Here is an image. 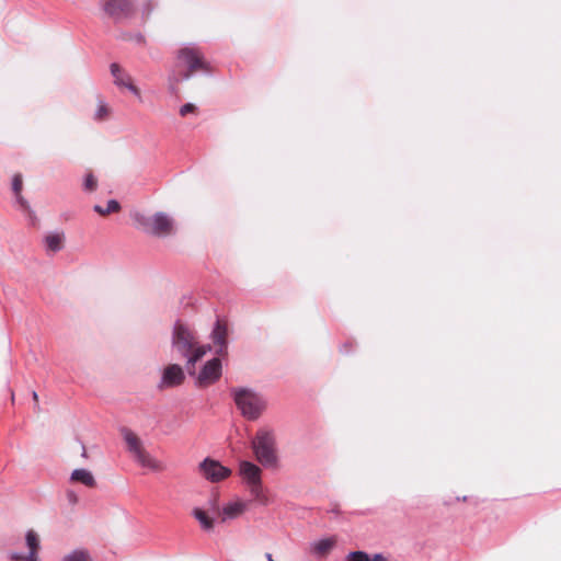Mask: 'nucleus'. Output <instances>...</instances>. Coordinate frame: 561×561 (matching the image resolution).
<instances>
[{"instance_id":"nucleus-8","label":"nucleus","mask_w":561,"mask_h":561,"mask_svg":"<svg viewBox=\"0 0 561 561\" xmlns=\"http://www.w3.org/2000/svg\"><path fill=\"white\" fill-rule=\"evenodd\" d=\"M222 374V364L219 357H213L207 360L197 373L192 377L195 378V386L198 388H205L217 382Z\"/></svg>"},{"instance_id":"nucleus-12","label":"nucleus","mask_w":561,"mask_h":561,"mask_svg":"<svg viewBox=\"0 0 561 561\" xmlns=\"http://www.w3.org/2000/svg\"><path fill=\"white\" fill-rule=\"evenodd\" d=\"M248 510V502L236 497L225 503L219 511V518L221 523H227L242 516Z\"/></svg>"},{"instance_id":"nucleus-6","label":"nucleus","mask_w":561,"mask_h":561,"mask_svg":"<svg viewBox=\"0 0 561 561\" xmlns=\"http://www.w3.org/2000/svg\"><path fill=\"white\" fill-rule=\"evenodd\" d=\"M186 67L187 71L174 75L171 80L178 83L181 80H187L191 73L195 70L204 69L205 62L203 60V54L194 45H187L181 48L176 57V68Z\"/></svg>"},{"instance_id":"nucleus-3","label":"nucleus","mask_w":561,"mask_h":561,"mask_svg":"<svg viewBox=\"0 0 561 561\" xmlns=\"http://www.w3.org/2000/svg\"><path fill=\"white\" fill-rule=\"evenodd\" d=\"M230 394L241 415L248 421H256L266 410L265 398L251 388H231Z\"/></svg>"},{"instance_id":"nucleus-20","label":"nucleus","mask_w":561,"mask_h":561,"mask_svg":"<svg viewBox=\"0 0 561 561\" xmlns=\"http://www.w3.org/2000/svg\"><path fill=\"white\" fill-rule=\"evenodd\" d=\"M64 234L54 232L45 238L46 249L53 252H57L62 248Z\"/></svg>"},{"instance_id":"nucleus-10","label":"nucleus","mask_w":561,"mask_h":561,"mask_svg":"<svg viewBox=\"0 0 561 561\" xmlns=\"http://www.w3.org/2000/svg\"><path fill=\"white\" fill-rule=\"evenodd\" d=\"M25 545L28 549L27 553L12 551L9 553V559L12 561H38L39 538L33 529L26 531Z\"/></svg>"},{"instance_id":"nucleus-29","label":"nucleus","mask_w":561,"mask_h":561,"mask_svg":"<svg viewBox=\"0 0 561 561\" xmlns=\"http://www.w3.org/2000/svg\"><path fill=\"white\" fill-rule=\"evenodd\" d=\"M67 495H68V499H69L71 502H73V503H76V502H77V496H76V494H75L73 492H68V493H67Z\"/></svg>"},{"instance_id":"nucleus-24","label":"nucleus","mask_w":561,"mask_h":561,"mask_svg":"<svg viewBox=\"0 0 561 561\" xmlns=\"http://www.w3.org/2000/svg\"><path fill=\"white\" fill-rule=\"evenodd\" d=\"M108 114L110 108L107 107V105L104 102H100L94 114L95 119L103 121L108 116Z\"/></svg>"},{"instance_id":"nucleus-28","label":"nucleus","mask_w":561,"mask_h":561,"mask_svg":"<svg viewBox=\"0 0 561 561\" xmlns=\"http://www.w3.org/2000/svg\"><path fill=\"white\" fill-rule=\"evenodd\" d=\"M370 561H388L387 558L381 553H376Z\"/></svg>"},{"instance_id":"nucleus-22","label":"nucleus","mask_w":561,"mask_h":561,"mask_svg":"<svg viewBox=\"0 0 561 561\" xmlns=\"http://www.w3.org/2000/svg\"><path fill=\"white\" fill-rule=\"evenodd\" d=\"M119 208H121V206H119L118 202L115 201V199H110L107 202V205H106L105 208L100 206V205H95L93 207L94 211H96L98 214L103 215V216L107 215V214H111V213L118 211Z\"/></svg>"},{"instance_id":"nucleus-11","label":"nucleus","mask_w":561,"mask_h":561,"mask_svg":"<svg viewBox=\"0 0 561 561\" xmlns=\"http://www.w3.org/2000/svg\"><path fill=\"white\" fill-rule=\"evenodd\" d=\"M184 379L183 368L178 364H170L162 370L158 388L161 390L174 388L182 385Z\"/></svg>"},{"instance_id":"nucleus-5","label":"nucleus","mask_w":561,"mask_h":561,"mask_svg":"<svg viewBox=\"0 0 561 561\" xmlns=\"http://www.w3.org/2000/svg\"><path fill=\"white\" fill-rule=\"evenodd\" d=\"M238 473L252 500L259 504L266 505L268 497L263 485L261 467L252 461L241 460L239 462Z\"/></svg>"},{"instance_id":"nucleus-26","label":"nucleus","mask_w":561,"mask_h":561,"mask_svg":"<svg viewBox=\"0 0 561 561\" xmlns=\"http://www.w3.org/2000/svg\"><path fill=\"white\" fill-rule=\"evenodd\" d=\"M83 186L87 191H94L96 188V180L93 174L89 173L85 175Z\"/></svg>"},{"instance_id":"nucleus-14","label":"nucleus","mask_w":561,"mask_h":561,"mask_svg":"<svg viewBox=\"0 0 561 561\" xmlns=\"http://www.w3.org/2000/svg\"><path fill=\"white\" fill-rule=\"evenodd\" d=\"M133 4L129 0H107L104 11L114 19H123L130 14Z\"/></svg>"},{"instance_id":"nucleus-1","label":"nucleus","mask_w":561,"mask_h":561,"mask_svg":"<svg viewBox=\"0 0 561 561\" xmlns=\"http://www.w3.org/2000/svg\"><path fill=\"white\" fill-rule=\"evenodd\" d=\"M171 346L185 359V369L190 376L195 375V365L211 351L210 344L201 343L196 332L181 321L173 325Z\"/></svg>"},{"instance_id":"nucleus-27","label":"nucleus","mask_w":561,"mask_h":561,"mask_svg":"<svg viewBox=\"0 0 561 561\" xmlns=\"http://www.w3.org/2000/svg\"><path fill=\"white\" fill-rule=\"evenodd\" d=\"M194 111H195V105H194V104H192V103H186V104H184V105H182V106H181V108H180V114H181L182 116H185V115H187L188 113H192V112H194Z\"/></svg>"},{"instance_id":"nucleus-16","label":"nucleus","mask_w":561,"mask_h":561,"mask_svg":"<svg viewBox=\"0 0 561 561\" xmlns=\"http://www.w3.org/2000/svg\"><path fill=\"white\" fill-rule=\"evenodd\" d=\"M336 542L337 540L335 536L324 537L314 540L310 543V553L317 559L325 558L334 549Z\"/></svg>"},{"instance_id":"nucleus-15","label":"nucleus","mask_w":561,"mask_h":561,"mask_svg":"<svg viewBox=\"0 0 561 561\" xmlns=\"http://www.w3.org/2000/svg\"><path fill=\"white\" fill-rule=\"evenodd\" d=\"M111 73L114 78V83L119 88H126L135 96H140V92L136 85H134L130 76L121 69L117 64L111 65Z\"/></svg>"},{"instance_id":"nucleus-31","label":"nucleus","mask_w":561,"mask_h":561,"mask_svg":"<svg viewBox=\"0 0 561 561\" xmlns=\"http://www.w3.org/2000/svg\"><path fill=\"white\" fill-rule=\"evenodd\" d=\"M33 399H34L35 401H37V399H38L37 393H36L35 391L33 392Z\"/></svg>"},{"instance_id":"nucleus-2","label":"nucleus","mask_w":561,"mask_h":561,"mask_svg":"<svg viewBox=\"0 0 561 561\" xmlns=\"http://www.w3.org/2000/svg\"><path fill=\"white\" fill-rule=\"evenodd\" d=\"M255 460L264 468L274 469L279 465L275 431L267 426L260 427L250 442Z\"/></svg>"},{"instance_id":"nucleus-19","label":"nucleus","mask_w":561,"mask_h":561,"mask_svg":"<svg viewBox=\"0 0 561 561\" xmlns=\"http://www.w3.org/2000/svg\"><path fill=\"white\" fill-rule=\"evenodd\" d=\"M22 186H23L22 176L20 174H15L12 179V190L15 194L16 203L20 205L21 208L28 209L27 202L21 195Z\"/></svg>"},{"instance_id":"nucleus-7","label":"nucleus","mask_w":561,"mask_h":561,"mask_svg":"<svg viewBox=\"0 0 561 561\" xmlns=\"http://www.w3.org/2000/svg\"><path fill=\"white\" fill-rule=\"evenodd\" d=\"M139 225L146 233L164 238L174 232V220L165 213L159 211L151 217L141 216Z\"/></svg>"},{"instance_id":"nucleus-4","label":"nucleus","mask_w":561,"mask_h":561,"mask_svg":"<svg viewBox=\"0 0 561 561\" xmlns=\"http://www.w3.org/2000/svg\"><path fill=\"white\" fill-rule=\"evenodd\" d=\"M121 434L126 444L127 450L131 454L134 460L145 469L152 472L165 470V463L152 456L145 447L141 439L129 428L124 427Z\"/></svg>"},{"instance_id":"nucleus-17","label":"nucleus","mask_w":561,"mask_h":561,"mask_svg":"<svg viewBox=\"0 0 561 561\" xmlns=\"http://www.w3.org/2000/svg\"><path fill=\"white\" fill-rule=\"evenodd\" d=\"M70 481L83 484L88 488H94L96 485V481L92 472L84 468L75 469L70 474Z\"/></svg>"},{"instance_id":"nucleus-23","label":"nucleus","mask_w":561,"mask_h":561,"mask_svg":"<svg viewBox=\"0 0 561 561\" xmlns=\"http://www.w3.org/2000/svg\"><path fill=\"white\" fill-rule=\"evenodd\" d=\"M220 508L221 507L219 506V494L213 493L207 501V510L206 511L217 512L219 514Z\"/></svg>"},{"instance_id":"nucleus-13","label":"nucleus","mask_w":561,"mask_h":561,"mask_svg":"<svg viewBox=\"0 0 561 561\" xmlns=\"http://www.w3.org/2000/svg\"><path fill=\"white\" fill-rule=\"evenodd\" d=\"M227 325L220 320H217L211 331L210 339L213 341L214 346L216 347V354L218 356H224L227 353Z\"/></svg>"},{"instance_id":"nucleus-25","label":"nucleus","mask_w":561,"mask_h":561,"mask_svg":"<svg viewBox=\"0 0 561 561\" xmlns=\"http://www.w3.org/2000/svg\"><path fill=\"white\" fill-rule=\"evenodd\" d=\"M346 561H370V558L364 551H353L346 556Z\"/></svg>"},{"instance_id":"nucleus-21","label":"nucleus","mask_w":561,"mask_h":561,"mask_svg":"<svg viewBox=\"0 0 561 561\" xmlns=\"http://www.w3.org/2000/svg\"><path fill=\"white\" fill-rule=\"evenodd\" d=\"M89 552L84 549H75L69 553L65 554L61 561H89Z\"/></svg>"},{"instance_id":"nucleus-30","label":"nucleus","mask_w":561,"mask_h":561,"mask_svg":"<svg viewBox=\"0 0 561 561\" xmlns=\"http://www.w3.org/2000/svg\"><path fill=\"white\" fill-rule=\"evenodd\" d=\"M265 557H266L267 561H275V560L273 559V556H272L271 553H266V556H265Z\"/></svg>"},{"instance_id":"nucleus-18","label":"nucleus","mask_w":561,"mask_h":561,"mask_svg":"<svg viewBox=\"0 0 561 561\" xmlns=\"http://www.w3.org/2000/svg\"><path fill=\"white\" fill-rule=\"evenodd\" d=\"M192 515L199 523L202 529H204L206 531H211L214 529L215 519H214V517L208 515V512L205 508L195 507L192 511Z\"/></svg>"},{"instance_id":"nucleus-9","label":"nucleus","mask_w":561,"mask_h":561,"mask_svg":"<svg viewBox=\"0 0 561 561\" xmlns=\"http://www.w3.org/2000/svg\"><path fill=\"white\" fill-rule=\"evenodd\" d=\"M198 472L207 481L218 483L229 478L232 470L218 460L207 457L198 465Z\"/></svg>"}]
</instances>
